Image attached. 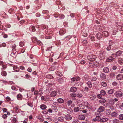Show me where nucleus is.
Returning <instances> with one entry per match:
<instances>
[{
  "instance_id": "nucleus-20",
  "label": "nucleus",
  "mask_w": 123,
  "mask_h": 123,
  "mask_svg": "<svg viewBox=\"0 0 123 123\" xmlns=\"http://www.w3.org/2000/svg\"><path fill=\"white\" fill-rule=\"evenodd\" d=\"M102 36H104L107 37L109 36V35L108 32L106 31H104L102 33Z\"/></svg>"
},
{
  "instance_id": "nucleus-3",
  "label": "nucleus",
  "mask_w": 123,
  "mask_h": 123,
  "mask_svg": "<svg viewBox=\"0 0 123 123\" xmlns=\"http://www.w3.org/2000/svg\"><path fill=\"white\" fill-rule=\"evenodd\" d=\"M99 57L100 60L105 59V54L103 51L101 50L99 51Z\"/></svg>"
},
{
  "instance_id": "nucleus-61",
  "label": "nucleus",
  "mask_w": 123,
  "mask_h": 123,
  "mask_svg": "<svg viewBox=\"0 0 123 123\" xmlns=\"http://www.w3.org/2000/svg\"><path fill=\"white\" fill-rule=\"evenodd\" d=\"M97 97L99 99H101L102 97L101 95L100 94H98L97 95Z\"/></svg>"
},
{
  "instance_id": "nucleus-43",
  "label": "nucleus",
  "mask_w": 123,
  "mask_h": 123,
  "mask_svg": "<svg viewBox=\"0 0 123 123\" xmlns=\"http://www.w3.org/2000/svg\"><path fill=\"white\" fill-rule=\"evenodd\" d=\"M49 79H52L53 78V76L51 74H48L46 76Z\"/></svg>"
},
{
  "instance_id": "nucleus-41",
  "label": "nucleus",
  "mask_w": 123,
  "mask_h": 123,
  "mask_svg": "<svg viewBox=\"0 0 123 123\" xmlns=\"http://www.w3.org/2000/svg\"><path fill=\"white\" fill-rule=\"evenodd\" d=\"M43 93L42 92V89H40L39 91L38 92V94L39 96H40Z\"/></svg>"
},
{
  "instance_id": "nucleus-16",
  "label": "nucleus",
  "mask_w": 123,
  "mask_h": 123,
  "mask_svg": "<svg viewBox=\"0 0 123 123\" xmlns=\"http://www.w3.org/2000/svg\"><path fill=\"white\" fill-rule=\"evenodd\" d=\"M40 107L42 110H44L47 108L46 106L44 104H42L40 106Z\"/></svg>"
},
{
  "instance_id": "nucleus-44",
  "label": "nucleus",
  "mask_w": 123,
  "mask_h": 123,
  "mask_svg": "<svg viewBox=\"0 0 123 123\" xmlns=\"http://www.w3.org/2000/svg\"><path fill=\"white\" fill-rule=\"evenodd\" d=\"M1 74L2 75L5 76H6L7 75V73L6 71H3L1 72Z\"/></svg>"
},
{
  "instance_id": "nucleus-52",
  "label": "nucleus",
  "mask_w": 123,
  "mask_h": 123,
  "mask_svg": "<svg viewBox=\"0 0 123 123\" xmlns=\"http://www.w3.org/2000/svg\"><path fill=\"white\" fill-rule=\"evenodd\" d=\"M48 119L47 121L49 122H51L52 120V117H49L47 118Z\"/></svg>"
},
{
  "instance_id": "nucleus-35",
  "label": "nucleus",
  "mask_w": 123,
  "mask_h": 123,
  "mask_svg": "<svg viewBox=\"0 0 123 123\" xmlns=\"http://www.w3.org/2000/svg\"><path fill=\"white\" fill-rule=\"evenodd\" d=\"M19 44L20 46L22 47L25 45V43L24 42L21 41L19 43Z\"/></svg>"
},
{
  "instance_id": "nucleus-2",
  "label": "nucleus",
  "mask_w": 123,
  "mask_h": 123,
  "mask_svg": "<svg viewBox=\"0 0 123 123\" xmlns=\"http://www.w3.org/2000/svg\"><path fill=\"white\" fill-rule=\"evenodd\" d=\"M87 58L88 60L89 61H93L96 59L97 57L95 55L91 54L88 56Z\"/></svg>"
},
{
  "instance_id": "nucleus-59",
  "label": "nucleus",
  "mask_w": 123,
  "mask_h": 123,
  "mask_svg": "<svg viewBox=\"0 0 123 123\" xmlns=\"http://www.w3.org/2000/svg\"><path fill=\"white\" fill-rule=\"evenodd\" d=\"M87 43V41L86 40H84L82 42V43L84 44H86Z\"/></svg>"
},
{
  "instance_id": "nucleus-63",
  "label": "nucleus",
  "mask_w": 123,
  "mask_h": 123,
  "mask_svg": "<svg viewBox=\"0 0 123 123\" xmlns=\"http://www.w3.org/2000/svg\"><path fill=\"white\" fill-rule=\"evenodd\" d=\"M12 121L13 122L15 123L17 122V120L15 118H13L12 120Z\"/></svg>"
},
{
  "instance_id": "nucleus-46",
  "label": "nucleus",
  "mask_w": 123,
  "mask_h": 123,
  "mask_svg": "<svg viewBox=\"0 0 123 123\" xmlns=\"http://www.w3.org/2000/svg\"><path fill=\"white\" fill-rule=\"evenodd\" d=\"M115 53H113L112 54L111 56V57L112 58L114 59H115L116 58V55H115V56L114 55H115Z\"/></svg>"
},
{
  "instance_id": "nucleus-64",
  "label": "nucleus",
  "mask_w": 123,
  "mask_h": 123,
  "mask_svg": "<svg viewBox=\"0 0 123 123\" xmlns=\"http://www.w3.org/2000/svg\"><path fill=\"white\" fill-rule=\"evenodd\" d=\"M2 110L4 112H5L7 111V109L6 108H2Z\"/></svg>"
},
{
  "instance_id": "nucleus-31",
  "label": "nucleus",
  "mask_w": 123,
  "mask_h": 123,
  "mask_svg": "<svg viewBox=\"0 0 123 123\" xmlns=\"http://www.w3.org/2000/svg\"><path fill=\"white\" fill-rule=\"evenodd\" d=\"M106 93L105 91L103 90H101L100 91V94L103 96L105 95L106 94Z\"/></svg>"
},
{
  "instance_id": "nucleus-39",
  "label": "nucleus",
  "mask_w": 123,
  "mask_h": 123,
  "mask_svg": "<svg viewBox=\"0 0 123 123\" xmlns=\"http://www.w3.org/2000/svg\"><path fill=\"white\" fill-rule=\"evenodd\" d=\"M101 85L104 87H105L107 86V84L105 82H102L101 83Z\"/></svg>"
},
{
  "instance_id": "nucleus-25",
  "label": "nucleus",
  "mask_w": 123,
  "mask_h": 123,
  "mask_svg": "<svg viewBox=\"0 0 123 123\" xmlns=\"http://www.w3.org/2000/svg\"><path fill=\"white\" fill-rule=\"evenodd\" d=\"M117 28L120 31H123V24L122 25H118L117 27Z\"/></svg>"
},
{
  "instance_id": "nucleus-54",
  "label": "nucleus",
  "mask_w": 123,
  "mask_h": 123,
  "mask_svg": "<svg viewBox=\"0 0 123 123\" xmlns=\"http://www.w3.org/2000/svg\"><path fill=\"white\" fill-rule=\"evenodd\" d=\"M31 29L34 32L36 31V30L35 28V27L34 26H32L31 27Z\"/></svg>"
},
{
  "instance_id": "nucleus-15",
  "label": "nucleus",
  "mask_w": 123,
  "mask_h": 123,
  "mask_svg": "<svg viewBox=\"0 0 123 123\" xmlns=\"http://www.w3.org/2000/svg\"><path fill=\"white\" fill-rule=\"evenodd\" d=\"M122 52L120 50H119L117 51L115 54V55H116V57L120 56L121 55Z\"/></svg>"
},
{
  "instance_id": "nucleus-7",
  "label": "nucleus",
  "mask_w": 123,
  "mask_h": 123,
  "mask_svg": "<svg viewBox=\"0 0 123 123\" xmlns=\"http://www.w3.org/2000/svg\"><path fill=\"white\" fill-rule=\"evenodd\" d=\"M101 118L99 116H97L95 118L92 119V121L94 122H100Z\"/></svg>"
},
{
  "instance_id": "nucleus-58",
  "label": "nucleus",
  "mask_w": 123,
  "mask_h": 123,
  "mask_svg": "<svg viewBox=\"0 0 123 123\" xmlns=\"http://www.w3.org/2000/svg\"><path fill=\"white\" fill-rule=\"evenodd\" d=\"M48 13V11L47 10H43L42 11V13L43 14H47Z\"/></svg>"
},
{
  "instance_id": "nucleus-23",
  "label": "nucleus",
  "mask_w": 123,
  "mask_h": 123,
  "mask_svg": "<svg viewBox=\"0 0 123 123\" xmlns=\"http://www.w3.org/2000/svg\"><path fill=\"white\" fill-rule=\"evenodd\" d=\"M45 32L46 34L48 35L52 34V32L50 30H46L45 31Z\"/></svg>"
},
{
  "instance_id": "nucleus-11",
  "label": "nucleus",
  "mask_w": 123,
  "mask_h": 123,
  "mask_svg": "<svg viewBox=\"0 0 123 123\" xmlns=\"http://www.w3.org/2000/svg\"><path fill=\"white\" fill-rule=\"evenodd\" d=\"M57 91H54L51 92L50 94V97H55L57 95Z\"/></svg>"
},
{
  "instance_id": "nucleus-6",
  "label": "nucleus",
  "mask_w": 123,
  "mask_h": 123,
  "mask_svg": "<svg viewBox=\"0 0 123 123\" xmlns=\"http://www.w3.org/2000/svg\"><path fill=\"white\" fill-rule=\"evenodd\" d=\"M64 118L66 120L69 121L72 118L70 114H67L64 117Z\"/></svg>"
},
{
  "instance_id": "nucleus-28",
  "label": "nucleus",
  "mask_w": 123,
  "mask_h": 123,
  "mask_svg": "<svg viewBox=\"0 0 123 123\" xmlns=\"http://www.w3.org/2000/svg\"><path fill=\"white\" fill-rule=\"evenodd\" d=\"M57 101L60 104H62L64 102V101L62 98H59L57 99Z\"/></svg>"
},
{
  "instance_id": "nucleus-27",
  "label": "nucleus",
  "mask_w": 123,
  "mask_h": 123,
  "mask_svg": "<svg viewBox=\"0 0 123 123\" xmlns=\"http://www.w3.org/2000/svg\"><path fill=\"white\" fill-rule=\"evenodd\" d=\"M118 61L119 64L121 65L123 64V59L122 58H119Z\"/></svg>"
},
{
  "instance_id": "nucleus-48",
  "label": "nucleus",
  "mask_w": 123,
  "mask_h": 123,
  "mask_svg": "<svg viewBox=\"0 0 123 123\" xmlns=\"http://www.w3.org/2000/svg\"><path fill=\"white\" fill-rule=\"evenodd\" d=\"M76 96L77 97L79 98H81L83 96L82 94L81 93H78Z\"/></svg>"
},
{
  "instance_id": "nucleus-50",
  "label": "nucleus",
  "mask_w": 123,
  "mask_h": 123,
  "mask_svg": "<svg viewBox=\"0 0 123 123\" xmlns=\"http://www.w3.org/2000/svg\"><path fill=\"white\" fill-rule=\"evenodd\" d=\"M95 45L96 47L98 48H99L100 46L99 43H95Z\"/></svg>"
},
{
  "instance_id": "nucleus-36",
  "label": "nucleus",
  "mask_w": 123,
  "mask_h": 123,
  "mask_svg": "<svg viewBox=\"0 0 123 123\" xmlns=\"http://www.w3.org/2000/svg\"><path fill=\"white\" fill-rule=\"evenodd\" d=\"M118 118L120 120H123V114L120 115L119 116Z\"/></svg>"
},
{
  "instance_id": "nucleus-22",
  "label": "nucleus",
  "mask_w": 123,
  "mask_h": 123,
  "mask_svg": "<svg viewBox=\"0 0 123 123\" xmlns=\"http://www.w3.org/2000/svg\"><path fill=\"white\" fill-rule=\"evenodd\" d=\"M100 78L102 80H104L106 78V76L104 73L101 74L100 75Z\"/></svg>"
},
{
  "instance_id": "nucleus-51",
  "label": "nucleus",
  "mask_w": 123,
  "mask_h": 123,
  "mask_svg": "<svg viewBox=\"0 0 123 123\" xmlns=\"http://www.w3.org/2000/svg\"><path fill=\"white\" fill-rule=\"evenodd\" d=\"M97 80L96 78L95 77H93L91 79V81H96Z\"/></svg>"
},
{
  "instance_id": "nucleus-38",
  "label": "nucleus",
  "mask_w": 123,
  "mask_h": 123,
  "mask_svg": "<svg viewBox=\"0 0 123 123\" xmlns=\"http://www.w3.org/2000/svg\"><path fill=\"white\" fill-rule=\"evenodd\" d=\"M110 77L113 78L116 75L114 73L111 72L110 74Z\"/></svg>"
},
{
  "instance_id": "nucleus-53",
  "label": "nucleus",
  "mask_w": 123,
  "mask_h": 123,
  "mask_svg": "<svg viewBox=\"0 0 123 123\" xmlns=\"http://www.w3.org/2000/svg\"><path fill=\"white\" fill-rule=\"evenodd\" d=\"M119 122V120L117 119H115L113 120V123H118Z\"/></svg>"
},
{
  "instance_id": "nucleus-21",
  "label": "nucleus",
  "mask_w": 123,
  "mask_h": 123,
  "mask_svg": "<svg viewBox=\"0 0 123 123\" xmlns=\"http://www.w3.org/2000/svg\"><path fill=\"white\" fill-rule=\"evenodd\" d=\"M117 79L118 80H120L123 78V76L121 74L117 75L116 77Z\"/></svg>"
},
{
  "instance_id": "nucleus-24",
  "label": "nucleus",
  "mask_w": 123,
  "mask_h": 123,
  "mask_svg": "<svg viewBox=\"0 0 123 123\" xmlns=\"http://www.w3.org/2000/svg\"><path fill=\"white\" fill-rule=\"evenodd\" d=\"M17 98L18 100H21L22 98V96L21 94H18L17 96Z\"/></svg>"
},
{
  "instance_id": "nucleus-10",
  "label": "nucleus",
  "mask_w": 123,
  "mask_h": 123,
  "mask_svg": "<svg viewBox=\"0 0 123 123\" xmlns=\"http://www.w3.org/2000/svg\"><path fill=\"white\" fill-rule=\"evenodd\" d=\"M106 49L108 51H109L110 50V51L109 52V53H110V54L111 53L115 51L114 50H115V49H114V50H113L112 49H111V45H109L107 47V48H106Z\"/></svg>"
},
{
  "instance_id": "nucleus-60",
  "label": "nucleus",
  "mask_w": 123,
  "mask_h": 123,
  "mask_svg": "<svg viewBox=\"0 0 123 123\" xmlns=\"http://www.w3.org/2000/svg\"><path fill=\"white\" fill-rule=\"evenodd\" d=\"M7 117V115L6 114H5L3 115L2 117L4 119H6Z\"/></svg>"
},
{
  "instance_id": "nucleus-34",
  "label": "nucleus",
  "mask_w": 123,
  "mask_h": 123,
  "mask_svg": "<svg viewBox=\"0 0 123 123\" xmlns=\"http://www.w3.org/2000/svg\"><path fill=\"white\" fill-rule=\"evenodd\" d=\"M111 116L113 117H116L117 116V114L116 112H114L111 114Z\"/></svg>"
},
{
  "instance_id": "nucleus-14",
  "label": "nucleus",
  "mask_w": 123,
  "mask_h": 123,
  "mask_svg": "<svg viewBox=\"0 0 123 123\" xmlns=\"http://www.w3.org/2000/svg\"><path fill=\"white\" fill-rule=\"evenodd\" d=\"M88 38L90 39L92 41H94L95 40V37L92 35H90L88 37Z\"/></svg>"
},
{
  "instance_id": "nucleus-47",
  "label": "nucleus",
  "mask_w": 123,
  "mask_h": 123,
  "mask_svg": "<svg viewBox=\"0 0 123 123\" xmlns=\"http://www.w3.org/2000/svg\"><path fill=\"white\" fill-rule=\"evenodd\" d=\"M113 61L112 60V59H111L110 58H107L106 59V61L107 62H111Z\"/></svg>"
},
{
  "instance_id": "nucleus-37",
  "label": "nucleus",
  "mask_w": 123,
  "mask_h": 123,
  "mask_svg": "<svg viewBox=\"0 0 123 123\" xmlns=\"http://www.w3.org/2000/svg\"><path fill=\"white\" fill-rule=\"evenodd\" d=\"M35 44L41 45L42 44V42L40 41H37L36 43H35Z\"/></svg>"
},
{
  "instance_id": "nucleus-42",
  "label": "nucleus",
  "mask_w": 123,
  "mask_h": 123,
  "mask_svg": "<svg viewBox=\"0 0 123 123\" xmlns=\"http://www.w3.org/2000/svg\"><path fill=\"white\" fill-rule=\"evenodd\" d=\"M78 107H79L80 108V109H84V105L81 104L79 105Z\"/></svg>"
},
{
  "instance_id": "nucleus-40",
  "label": "nucleus",
  "mask_w": 123,
  "mask_h": 123,
  "mask_svg": "<svg viewBox=\"0 0 123 123\" xmlns=\"http://www.w3.org/2000/svg\"><path fill=\"white\" fill-rule=\"evenodd\" d=\"M59 18L62 19H63L65 17V16L62 14H60L59 15Z\"/></svg>"
},
{
  "instance_id": "nucleus-26",
  "label": "nucleus",
  "mask_w": 123,
  "mask_h": 123,
  "mask_svg": "<svg viewBox=\"0 0 123 123\" xmlns=\"http://www.w3.org/2000/svg\"><path fill=\"white\" fill-rule=\"evenodd\" d=\"M103 71L105 73H108L109 71V69L108 68H104L103 69Z\"/></svg>"
},
{
  "instance_id": "nucleus-57",
  "label": "nucleus",
  "mask_w": 123,
  "mask_h": 123,
  "mask_svg": "<svg viewBox=\"0 0 123 123\" xmlns=\"http://www.w3.org/2000/svg\"><path fill=\"white\" fill-rule=\"evenodd\" d=\"M72 37L71 36H67L65 38H67V40H69L71 37Z\"/></svg>"
},
{
  "instance_id": "nucleus-4",
  "label": "nucleus",
  "mask_w": 123,
  "mask_h": 123,
  "mask_svg": "<svg viewBox=\"0 0 123 123\" xmlns=\"http://www.w3.org/2000/svg\"><path fill=\"white\" fill-rule=\"evenodd\" d=\"M115 96L117 98H120L122 97L123 94L120 91H117L114 93Z\"/></svg>"
},
{
  "instance_id": "nucleus-13",
  "label": "nucleus",
  "mask_w": 123,
  "mask_h": 123,
  "mask_svg": "<svg viewBox=\"0 0 123 123\" xmlns=\"http://www.w3.org/2000/svg\"><path fill=\"white\" fill-rule=\"evenodd\" d=\"M102 34L99 32L96 35V37L99 40L102 37Z\"/></svg>"
},
{
  "instance_id": "nucleus-1",
  "label": "nucleus",
  "mask_w": 123,
  "mask_h": 123,
  "mask_svg": "<svg viewBox=\"0 0 123 123\" xmlns=\"http://www.w3.org/2000/svg\"><path fill=\"white\" fill-rule=\"evenodd\" d=\"M114 104V101L113 100L110 99L109 100L108 102L106 101V102L105 107H108L110 108L111 107V106L113 105Z\"/></svg>"
},
{
  "instance_id": "nucleus-33",
  "label": "nucleus",
  "mask_w": 123,
  "mask_h": 123,
  "mask_svg": "<svg viewBox=\"0 0 123 123\" xmlns=\"http://www.w3.org/2000/svg\"><path fill=\"white\" fill-rule=\"evenodd\" d=\"M51 108L53 110L55 111V112H57L58 111L57 107L55 106L52 105L51 106Z\"/></svg>"
},
{
  "instance_id": "nucleus-29",
  "label": "nucleus",
  "mask_w": 123,
  "mask_h": 123,
  "mask_svg": "<svg viewBox=\"0 0 123 123\" xmlns=\"http://www.w3.org/2000/svg\"><path fill=\"white\" fill-rule=\"evenodd\" d=\"M86 84L89 88H91L92 87V85L91 82L88 81L86 83Z\"/></svg>"
},
{
  "instance_id": "nucleus-5",
  "label": "nucleus",
  "mask_w": 123,
  "mask_h": 123,
  "mask_svg": "<svg viewBox=\"0 0 123 123\" xmlns=\"http://www.w3.org/2000/svg\"><path fill=\"white\" fill-rule=\"evenodd\" d=\"M106 101L105 98H102L99 101V102L105 107V105H106Z\"/></svg>"
},
{
  "instance_id": "nucleus-45",
  "label": "nucleus",
  "mask_w": 123,
  "mask_h": 123,
  "mask_svg": "<svg viewBox=\"0 0 123 123\" xmlns=\"http://www.w3.org/2000/svg\"><path fill=\"white\" fill-rule=\"evenodd\" d=\"M32 41L34 43H36V42L37 41V38L36 37H34L32 39Z\"/></svg>"
},
{
  "instance_id": "nucleus-18",
  "label": "nucleus",
  "mask_w": 123,
  "mask_h": 123,
  "mask_svg": "<svg viewBox=\"0 0 123 123\" xmlns=\"http://www.w3.org/2000/svg\"><path fill=\"white\" fill-rule=\"evenodd\" d=\"M77 90V89L75 87H71L70 88V91L73 92H75Z\"/></svg>"
},
{
  "instance_id": "nucleus-19",
  "label": "nucleus",
  "mask_w": 123,
  "mask_h": 123,
  "mask_svg": "<svg viewBox=\"0 0 123 123\" xmlns=\"http://www.w3.org/2000/svg\"><path fill=\"white\" fill-rule=\"evenodd\" d=\"M108 119L107 118L105 117L102 118H101L100 122L102 123H104L108 121Z\"/></svg>"
},
{
  "instance_id": "nucleus-12",
  "label": "nucleus",
  "mask_w": 123,
  "mask_h": 123,
  "mask_svg": "<svg viewBox=\"0 0 123 123\" xmlns=\"http://www.w3.org/2000/svg\"><path fill=\"white\" fill-rule=\"evenodd\" d=\"M85 118V115H80L78 117V118L79 120H84Z\"/></svg>"
},
{
  "instance_id": "nucleus-30",
  "label": "nucleus",
  "mask_w": 123,
  "mask_h": 123,
  "mask_svg": "<svg viewBox=\"0 0 123 123\" xmlns=\"http://www.w3.org/2000/svg\"><path fill=\"white\" fill-rule=\"evenodd\" d=\"M114 91V89H111L108 90V93L109 94H111L113 93Z\"/></svg>"
},
{
  "instance_id": "nucleus-9",
  "label": "nucleus",
  "mask_w": 123,
  "mask_h": 123,
  "mask_svg": "<svg viewBox=\"0 0 123 123\" xmlns=\"http://www.w3.org/2000/svg\"><path fill=\"white\" fill-rule=\"evenodd\" d=\"M105 110V108L104 107L102 106H100L98 110L97 111L98 112H100L104 111Z\"/></svg>"
},
{
  "instance_id": "nucleus-32",
  "label": "nucleus",
  "mask_w": 123,
  "mask_h": 123,
  "mask_svg": "<svg viewBox=\"0 0 123 123\" xmlns=\"http://www.w3.org/2000/svg\"><path fill=\"white\" fill-rule=\"evenodd\" d=\"M90 97L91 100H94L96 97V96L94 94H92L90 95Z\"/></svg>"
},
{
  "instance_id": "nucleus-49",
  "label": "nucleus",
  "mask_w": 123,
  "mask_h": 123,
  "mask_svg": "<svg viewBox=\"0 0 123 123\" xmlns=\"http://www.w3.org/2000/svg\"><path fill=\"white\" fill-rule=\"evenodd\" d=\"M73 103V102L71 100H69L67 102V105L68 106L70 105Z\"/></svg>"
},
{
  "instance_id": "nucleus-55",
  "label": "nucleus",
  "mask_w": 123,
  "mask_h": 123,
  "mask_svg": "<svg viewBox=\"0 0 123 123\" xmlns=\"http://www.w3.org/2000/svg\"><path fill=\"white\" fill-rule=\"evenodd\" d=\"M71 96L73 97H75L77 96L76 94L74 93H72L70 94Z\"/></svg>"
},
{
  "instance_id": "nucleus-8",
  "label": "nucleus",
  "mask_w": 123,
  "mask_h": 123,
  "mask_svg": "<svg viewBox=\"0 0 123 123\" xmlns=\"http://www.w3.org/2000/svg\"><path fill=\"white\" fill-rule=\"evenodd\" d=\"M11 66H12L13 67V69L16 72H18L19 71V68L18 67H17V66L12 65V64H11Z\"/></svg>"
},
{
  "instance_id": "nucleus-62",
  "label": "nucleus",
  "mask_w": 123,
  "mask_h": 123,
  "mask_svg": "<svg viewBox=\"0 0 123 123\" xmlns=\"http://www.w3.org/2000/svg\"><path fill=\"white\" fill-rule=\"evenodd\" d=\"M11 89L12 90H14L17 91L18 90L15 87L12 86L11 87Z\"/></svg>"
},
{
  "instance_id": "nucleus-17",
  "label": "nucleus",
  "mask_w": 123,
  "mask_h": 123,
  "mask_svg": "<svg viewBox=\"0 0 123 123\" xmlns=\"http://www.w3.org/2000/svg\"><path fill=\"white\" fill-rule=\"evenodd\" d=\"M74 111L75 112H76L78 111H81L82 110L80 109L79 107H75L74 108Z\"/></svg>"
},
{
  "instance_id": "nucleus-56",
  "label": "nucleus",
  "mask_w": 123,
  "mask_h": 123,
  "mask_svg": "<svg viewBox=\"0 0 123 123\" xmlns=\"http://www.w3.org/2000/svg\"><path fill=\"white\" fill-rule=\"evenodd\" d=\"M86 62L84 60H81L80 61V63L82 64H84Z\"/></svg>"
}]
</instances>
